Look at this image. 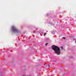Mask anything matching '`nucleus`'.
Wrapping results in <instances>:
<instances>
[{
    "label": "nucleus",
    "instance_id": "0eeeda50",
    "mask_svg": "<svg viewBox=\"0 0 76 76\" xmlns=\"http://www.w3.org/2000/svg\"><path fill=\"white\" fill-rule=\"evenodd\" d=\"M61 49H63V47L62 46L61 47Z\"/></svg>",
    "mask_w": 76,
    "mask_h": 76
},
{
    "label": "nucleus",
    "instance_id": "423d86ee",
    "mask_svg": "<svg viewBox=\"0 0 76 76\" xmlns=\"http://www.w3.org/2000/svg\"><path fill=\"white\" fill-rule=\"evenodd\" d=\"M63 39H66V38L65 37H63Z\"/></svg>",
    "mask_w": 76,
    "mask_h": 76
},
{
    "label": "nucleus",
    "instance_id": "f03ea898",
    "mask_svg": "<svg viewBox=\"0 0 76 76\" xmlns=\"http://www.w3.org/2000/svg\"><path fill=\"white\" fill-rule=\"evenodd\" d=\"M12 31L13 32H16V33H18L19 31L14 26H12Z\"/></svg>",
    "mask_w": 76,
    "mask_h": 76
},
{
    "label": "nucleus",
    "instance_id": "20e7f679",
    "mask_svg": "<svg viewBox=\"0 0 76 76\" xmlns=\"http://www.w3.org/2000/svg\"><path fill=\"white\" fill-rule=\"evenodd\" d=\"M46 34H47V33H45L44 35V36H45V35H46Z\"/></svg>",
    "mask_w": 76,
    "mask_h": 76
},
{
    "label": "nucleus",
    "instance_id": "f257e3e1",
    "mask_svg": "<svg viewBox=\"0 0 76 76\" xmlns=\"http://www.w3.org/2000/svg\"><path fill=\"white\" fill-rule=\"evenodd\" d=\"M52 48L54 51L58 55H60V50L59 47L55 45H53L52 46Z\"/></svg>",
    "mask_w": 76,
    "mask_h": 76
},
{
    "label": "nucleus",
    "instance_id": "6e6552de",
    "mask_svg": "<svg viewBox=\"0 0 76 76\" xmlns=\"http://www.w3.org/2000/svg\"><path fill=\"white\" fill-rule=\"evenodd\" d=\"M47 16H48V14H47Z\"/></svg>",
    "mask_w": 76,
    "mask_h": 76
},
{
    "label": "nucleus",
    "instance_id": "39448f33",
    "mask_svg": "<svg viewBox=\"0 0 76 76\" xmlns=\"http://www.w3.org/2000/svg\"><path fill=\"white\" fill-rule=\"evenodd\" d=\"M47 45H48V43H47L45 44V45L47 46Z\"/></svg>",
    "mask_w": 76,
    "mask_h": 76
},
{
    "label": "nucleus",
    "instance_id": "7ed1b4c3",
    "mask_svg": "<svg viewBox=\"0 0 76 76\" xmlns=\"http://www.w3.org/2000/svg\"><path fill=\"white\" fill-rule=\"evenodd\" d=\"M47 67H50V65H49L48 64L47 65Z\"/></svg>",
    "mask_w": 76,
    "mask_h": 76
},
{
    "label": "nucleus",
    "instance_id": "1a4fd4ad",
    "mask_svg": "<svg viewBox=\"0 0 76 76\" xmlns=\"http://www.w3.org/2000/svg\"><path fill=\"white\" fill-rule=\"evenodd\" d=\"M75 42H76V41H75Z\"/></svg>",
    "mask_w": 76,
    "mask_h": 76
}]
</instances>
